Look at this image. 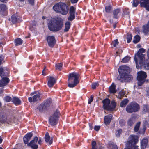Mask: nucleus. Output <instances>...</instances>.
I'll use <instances>...</instances> for the list:
<instances>
[{"label": "nucleus", "mask_w": 149, "mask_h": 149, "mask_svg": "<svg viewBox=\"0 0 149 149\" xmlns=\"http://www.w3.org/2000/svg\"><path fill=\"white\" fill-rule=\"evenodd\" d=\"M38 140V138L36 136L33 140H31L29 143L28 144V146H30L32 149H37L38 146L36 144V143Z\"/></svg>", "instance_id": "14"}, {"label": "nucleus", "mask_w": 149, "mask_h": 149, "mask_svg": "<svg viewBox=\"0 0 149 149\" xmlns=\"http://www.w3.org/2000/svg\"><path fill=\"white\" fill-rule=\"evenodd\" d=\"M28 1L30 4L32 5L33 4L34 2V0H28Z\"/></svg>", "instance_id": "57"}, {"label": "nucleus", "mask_w": 149, "mask_h": 149, "mask_svg": "<svg viewBox=\"0 0 149 149\" xmlns=\"http://www.w3.org/2000/svg\"><path fill=\"white\" fill-rule=\"evenodd\" d=\"M48 45L51 47H53L56 43V40L53 36H49L46 38Z\"/></svg>", "instance_id": "15"}, {"label": "nucleus", "mask_w": 149, "mask_h": 149, "mask_svg": "<svg viewBox=\"0 0 149 149\" xmlns=\"http://www.w3.org/2000/svg\"><path fill=\"white\" fill-rule=\"evenodd\" d=\"M125 94V93L124 92L122 91H120L118 94V98L119 99H121V97L124 96Z\"/></svg>", "instance_id": "44"}, {"label": "nucleus", "mask_w": 149, "mask_h": 149, "mask_svg": "<svg viewBox=\"0 0 149 149\" xmlns=\"http://www.w3.org/2000/svg\"><path fill=\"white\" fill-rule=\"evenodd\" d=\"M79 75L75 72L69 74L68 80V86L70 88H73L76 86L79 83Z\"/></svg>", "instance_id": "3"}, {"label": "nucleus", "mask_w": 149, "mask_h": 149, "mask_svg": "<svg viewBox=\"0 0 149 149\" xmlns=\"http://www.w3.org/2000/svg\"><path fill=\"white\" fill-rule=\"evenodd\" d=\"M8 75V71L5 68L0 67V76L2 77L7 76Z\"/></svg>", "instance_id": "20"}, {"label": "nucleus", "mask_w": 149, "mask_h": 149, "mask_svg": "<svg viewBox=\"0 0 149 149\" xmlns=\"http://www.w3.org/2000/svg\"><path fill=\"white\" fill-rule=\"evenodd\" d=\"M138 141V137L134 135H130L128 139V141L127 143V146L130 149H137L138 146L136 144Z\"/></svg>", "instance_id": "4"}, {"label": "nucleus", "mask_w": 149, "mask_h": 149, "mask_svg": "<svg viewBox=\"0 0 149 149\" xmlns=\"http://www.w3.org/2000/svg\"><path fill=\"white\" fill-rule=\"evenodd\" d=\"M75 18V14H70V15L68 17V19L70 21H72Z\"/></svg>", "instance_id": "41"}, {"label": "nucleus", "mask_w": 149, "mask_h": 149, "mask_svg": "<svg viewBox=\"0 0 149 149\" xmlns=\"http://www.w3.org/2000/svg\"><path fill=\"white\" fill-rule=\"evenodd\" d=\"M127 42L129 43L132 39V36L131 34H128L127 35Z\"/></svg>", "instance_id": "46"}, {"label": "nucleus", "mask_w": 149, "mask_h": 149, "mask_svg": "<svg viewBox=\"0 0 149 149\" xmlns=\"http://www.w3.org/2000/svg\"><path fill=\"white\" fill-rule=\"evenodd\" d=\"M60 113L59 111L56 110L49 118V123L52 125H56Z\"/></svg>", "instance_id": "10"}, {"label": "nucleus", "mask_w": 149, "mask_h": 149, "mask_svg": "<svg viewBox=\"0 0 149 149\" xmlns=\"http://www.w3.org/2000/svg\"><path fill=\"white\" fill-rule=\"evenodd\" d=\"M128 102V100L127 99H125L123 100L120 104V106L121 107H125L126 105Z\"/></svg>", "instance_id": "31"}, {"label": "nucleus", "mask_w": 149, "mask_h": 149, "mask_svg": "<svg viewBox=\"0 0 149 149\" xmlns=\"http://www.w3.org/2000/svg\"><path fill=\"white\" fill-rule=\"evenodd\" d=\"M53 9L56 11L61 13L63 15H66L68 12V6L63 3H59L53 7Z\"/></svg>", "instance_id": "5"}, {"label": "nucleus", "mask_w": 149, "mask_h": 149, "mask_svg": "<svg viewBox=\"0 0 149 149\" xmlns=\"http://www.w3.org/2000/svg\"><path fill=\"white\" fill-rule=\"evenodd\" d=\"M71 3H76L78 1V0H70Z\"/></svg>", "instance_id": "58"}, {"label": "nucleus", "mask_w": 149, "mask_h": 149, "mask_svg": "<svg viewBox=\"0 0 149 149\" xmlns=\"http://www.w3.org/2000/svg\"><path fill=\"white\" fill-rule=\"evenodd\" d=\"M65 28L64 29V31L66 32L68 31L70 27V22H67L65 24Z\"/></svg>", "instance_id": "32"}, {"label": "nucleus", "mask_w": 149, "mask_h": 149, "mask_svg": "<svg viewBox=\"0 0 149 149\" xmlns=\"http://www.w3.org/2000/svg\"><path fill=\"white\" fill-rule=\"evenodd\" d=\"M135 122V120L133 118H131L129 119L127 121L128 125L132 126Z\"/></svg>", "instance_id": "33"}, {"label": "nucleus", "mask_w": 149, "mask_h": 149, "mask_svg": "<svg viewBox=\"0 0 149 149\" xmlns=\"http://www.w3.org/2000/svg\"><path fill=\"white\" fill-rule=\"evenodd\" d=\"M148 142V140L146 139H143L141 141V149H145Z\"/></svg>", "instance_id": "25"}, {"label": "nucleus", "mask_w": 149, "mask_h": 149, "mask_svg": "<svg viewBox=\"0 0 149 149\" xmlns=\"http://www.w3.org/2000/svg\"><path fill=\"white\" fill-rule=\"evenodd\" d=\"M140 39V38L139 36L138 35H136L134 37L133 42L134 43H136L139 42Z\"/></svg>", "instance_id": "35"}, {"label": "nucleus", "mask_w": 149, "mask_h": 149, "mask_svg": "<svg viewBox=\"0 0 149 149\" xmlns=\"http://www.w3.org/2000/svg\"><path fill=\"white\" fill-rule=\"evenodd\" d=\"M112 10V7L111 6H107L105 7V10L106 12L109 13Z\"/></svg>", "instance_id": "36"}, {"label": "nucleus", "mask_w": 149, "mask_h": 149, "mask_svg": "<svg viewBox=\"0 0 149 149\" xmlns=\"http://www.w3.org/2000/svg\"><path fill=\"white\" fill-rule=\"evenodd\" d=\"M12 22L13 23H15L17 21V17L15 15H13L11 17Z\"/></svg>", "instance_id": "39"}, {"label": "nucleus", "mask_w": 149, "mask_h": 149, "mask_svg": "<svg viewBox=\"0 0 149 149\" xmlns=\"http://www.w3.org/2000/svg\"><path fill=\"white\" fill-rule=\"evenodd\" d=\"M4 100L6 102H9L11 100V97L9 96H6L5 97Z\"/></svg>", "instance_id": "51"}, {"label": "nucleus", "mask_w": 149, "mask_h": 149, "mask_svg": "<svg viewBox=\"0 0 149 149\" xmlns=\"http://www.w3.org/2000/svg\"><path fill=\"white\" fill-rule=\"evenodd\" d=\"M145 52V50L143 48L140 49L137 53L135 54L134 58L135 61L144 59L145 55L143 53Z\"/></svg>", "instance_id": "12"}, {"label": "nucleus", "mask_w": 149, "mask_h": 149, "mask_svg": "<svg viewBox=\"0 0 149 149\" xmlns=\"http://www.w3.org/2000/svg\"><path fill=\"white\" fill-rule=\"evenodd\" d=\"M41 94L38 93L34 95L32 97H29L28 98V100L29 102H36L37 101L41 100Z\"/></svg>", "instance_id": "13"}, {"label": "nucleus", "mask_w": 149, "mask_h": 149, "mask_svg": "<svg viewBox=\"0 0 149 149\" xmlns=\"http://www.w3.org/2000/svg\"><path fill=\"white\" fill-rule=\"evenodd\" d=\"M3 59V57L2 56H0V65L1 64L2 61Z\"/></svg>", "instance_id": "59"}, {"label": "nucleus", "mask_w": 149, "mask_h": 149, "mask_svg": "<svg viewBox=\"0 0 149 149\" xmlns=\"http://www.w3.org/2000/svg\"><path fill=\"white\" fill-rule=\"evenodd\" d=\"M118 43L119 42L118 41L117 39L113 40L111 44V45H113V46H112V47H116L117 45H118Z\"/></svg>", "instance_id": "40"}, {"label": "nucleus", "mask_w": 149, "mask_h": 149, "mask_svg": "<svg viewBox=\"0 0 149 149\" xmlns=\"http://www.w3.org/2000/svg\"><path fill=\"white\" fill-rule=\"evenodd\" d=\"M139 106L136 103H132L129 104L126 107V111L129 113L136 112L139 110Z\"/></svg>", "instance_id": "8"}, {"label": "nucleus", "mask_w": 149, "mask_h": 149, "mask_svg": "<svg viewBox=\"0 0 149 149\" xmlns=\"http://www.w3.org/2000/svg\"><path fill=\"white\" fill-rule=\"evenodd\" d=\"M148 106L146 105H144L143 109V112H146L148 111Z\"/></svg>", "instance_id": "53"}, {"label": "nucleus", "mask_w": 149, "mask_h": 149, "mask_svg": "<svg viewBox=\"0 0 149 149\" xmlns=\"http://www.w3.org/2000/svg\"><path fill=\"white\" fill-rule=\"evenodd\" d=\"M143 31L145 34H147L149 32V21L146 26H143Z\"/></svg>", "instance_id": "28"}, {"label": "nucleus", "mask_w": 149, "mask_h": 149, "mask_svg": "<svg viewBox=\"0 0 149 149\" xmlns=\"http://www.w3.org/2000/svg\"><path fill=\"white\" fill-rule=\"evenodd\" d=\"M137 74L138 84L139 86H141L144 82L147 75L146 72L142 71L139 72Z\"/></svg>", "instance_id": "9"}, {"label": "nucleus", "mask_w": 149, "mask_h": 149, "mask_svg": "<svg viewBox=\"0 0 149 149\" xmlns=\"http://www.w3.org/2000/svg\"><path fill=\"white\" fill-rule=\"evenodd\" d=\"M104 109L108 111L113 110L116 107V103L114 100L111 101L110 104V100L108 99H106L102 101Z\"/></svg>", "instance_id": "6"}, {"label": "nucleus", "mask_w": 149, "mask_h": 149, "mask_svg": "<svg viewBox=\"0 0 149 149\" xmlns=\"http://www.w3.org/2000/svg\"><path fill=\"white\" fill-rule=\"evenodd\" d=\"M12 102L16 105H19L21 103L20 100L16 97H14L13 98Z\"/></svg>", "instance_id": "27"}, {"label": "nucleus", "mask_w": 149, "mask_h": 149, "mask_svg": "<svg viewBox=\"0 0 149 149\" xmlns=\"http://www.w3.org/2000/svg\"><path fill=\"white\" fill-rule=\"evenodd\" d=\"M42 140L41 139V138L40 137L39 139V140L38 142V144L40 145L41 144V143L42 142Z\"/></svg>", "instance_id": "60"}, {"label": "nucleus", "mask_w": 149, "mask_h": 149, "mask_svg": "<svg viewBox=\"0 0 149 149\" xmlns=\"http://www.w3.org/2000/svg\"><path fill=\"white\" fill-rule=\"evenodd\" d=\"M113 116L111 114L106 116L104 118V123L107 125L109 124L112 119Z\"/></svg>", "instance_id": "22"}, {"label": "nucleus", "mask_w": 149, "mask_h": 149, "mask_svg": "<svg viewBox=\"0 0 149 149\" xmlns=\"http://www.w3.org/2000/svg\"><path fill=\"white\" fill-rule=\"evenodd\" d=\"M9 82V79L8 78L6 77H3L0 80V87H3L6 85Z\"/></svg>", "instance_id": "18"}, {"label": "nucleus", "mask_w": 149, "mask_h": 149, "mask_svg": "<svg viewBox=\"0 0 149 149\" xmlns=\"http://www.w3.org/2000/svg\"><path fill=\"white\" fill-rule=\"evenodd\" d=\"M144 59L141 60H138L135 61L136 67L137 69L144 68L146 70H149V60Z\"/></svg>", "instance_id": "7"}, {"label": "nucleus", "mask_w": 149, "mask_h": 149, "mask_svg": "<svg viewBox=\"0 0 149 149\" xmlns=\"http://www.w3.org/2000/svg\"><path fill=\"white\" fill-rule=\"evenodd\" d=\"M46 68V67H45V68L42 71V74L43 75H45V73L44 72L45 71V69Z\"/></svg>", "instance_id": "61"}, {"label": "nucleus", "mask_w": 149, "mask_h": 149, "mask_svg": "<svg viewBox=\"0 0 149 149\" xmlns=\"http://www.w3.org/2000/svg\"><path fill=\"white\" fill-rule=\"evenodd\" d=\"M8 0H0L1 2H5L6 1H8Z\"/></svg>", "instance_id": "63"}, {"label": "nucleus", "mask_w": 149, "mask_h": 149, "mask_svg": "<svg viewBox=\"0 0 149 149\" xmlns=\"http://www.w3.org/2000/svg\"><path fill=\"white\" fill-rule=\"evenodd\" d=\"M62 63L56 64L55 65V67L56 68V69L59 70H61V68H62Z\"/></svg>", "instance_id": "42"}, {"label": "nucleus", "mask_w": 149, "mask_h": 149, "mask_svg": "<svg viewBox=\"0 0 149 149\" xmlns=\"http://www.w3.org/2000/svg\"><path fill=\"white\" fill-rule=\"evenodd\" d=\"M92 149H94L95 148L94 147H95V146H96V142L95 141H93L92 142Z\"/></svg>", "instance_id": "55"}, {"label": "nucleus", "mask_w": 149, "mask_h": 149, "mask_svg": "<svg viewBox=\"0 0 149 149\" xmlns=\"http://www.w3.org/2000/svg\"><path fill=\"white\" fill-rule=\"evenodd\" d=\"M75 9L73 6H71L70 8V13L75 14Z\"/></svg>", "instance_id": "48"}, {"label": "nucleus", "mask_w": 149, "mask_h": 149, "mask_svg": "<svg viewBox=\"0 0 149 149\" xmlns=\"http://www.w3.org/2000/svg\"><path fill=\"white\" fill-rule=\"evenodd\" d=\"M45 141L47 143L49 142V145L51 144L52 143V138L50 139L51 138L48 132H47L45 136Z\"/></svg>", "instance_id": "23"}, {"label": "nucleus", "mask_w": 149, "mask_h": 149, "mask_svg": "<svg viewBox=\"0 0 149 149\" xmlns=\"http://www.w3.org/2000/svg\"><path fill=\"white\" fill-rule=\"evenodd\" d=\"M125 121L124 120H121L119 121V123L120 126H123L125 124Z\"/></svg>", "instance_id": "50"}, {"label": "nucleus", "mask_w": 149, "mask_h": 149, "mask_svg": "<svg viewBox=\"0 0 149 149\" xmlns=\"http://www.w3.org/2000/svg\"><path fill=\"white\" fill-rule=\"evenodd\" d=\"M99 84L97 82H96L95 83H93L92 85V88L93 89H95L96 88V87Z\"/></svg>", "instance_id": "49"}, {"label": "nucleus", "mask_w": 149, "mask_h": 149, "mask_svg": "<svg viewBox=\"0 0 149 149\" xmlns=\"http://www.w3.org/2000/svg\"><path fill=\"white\" fill-rule=\"evenodd\" d=\"M56 82V79L52 76L49 77L47 85L49 87H52L54 85Z\"/></svg>", "instance_id": "19"}, {"label": "nucleus", "mask_w": 149, "mask_h": 149, "mask_svg": "<svg viewBox=\"0 0 149 149\" xmlns=\"http://www.w3.org/2000/svg\"><path fill=\"white\" fill-rule=\"evenodd\" d=\"M47 109L46 106H45L43 103H42L36 108V111L37 112L43 113L46 111Z\"/></svg>", "instance_id": "16"}, {"label": "nucleus", "mask_w": 149, "mask_h": 149, "mask_svg": "<svg viewBox=\"0 0 149 149\" xmlns=\"http://www.w3.org/2000/svg\"><path fill=\"white\" fill-rule=\"evenodd\" d=\"M120 12V10L119 9H117L114 10L113 14L114 18L116 19L118 17V14Z\"/></svg>", "instance_id": "29"}, {"label": "nucleus", "mask_w": 149, "mask_h": 149, "mask_svg": "<svg viewBox=\"0 0 149 149\" xmlns=\"http://www.w3.org/2000/svg\"><path fill=\"white\" fill-rule=\"evenodd\" d=\"M109 91L111 93H114L116 92L117 90L116 89V86L113 83L109 88Z\"/></svg>", "instance_id": "26"}, {"label": "nucleus", "mask_w": 149, "mask_h": 149, "mask_svg": "<svg viewBox=\"0 0 149 149\" xmlns=\"http://www.w3.org/2000/svg\"><path fill=\"white\" fill-rule=\"evenodd\" d=\"M93 95H92L91 96L90 98L89 99L88 101V104H90L91 102L93 101Z\"/></svg>", "instance_id": "54"}, {"label": "nucleus", "mask_w": 149, "mask_h": 149, "mask_svg": "<svg viewBox=\"0 0 149 149\" xmlns=\"http://www.w3.org/2000/svg\"><path fill=\"white\" fill-rule=\"evenodd\" d=\"M122 130L119 129L117 130L116 133V135L117 137H119L120 136V134L122 132Z\"/></svg>", "instance_id": "47"}, {"label": "nucleus", "mask_w": 149, "mask_h": 149, "mask_svg": "<svg viewBox=\"0 0 149 149\" xmlns=\"http://www.w3.org/2000/svg\"><path fill=\"white\" fill-rule=\"evenodd\" d=\"M100 128L99 126H95L94 127V130L96 131H98Z\"/></svg>", "instance_id": "56"}, {"label": "nucleus", "mask_w": 149, "mask_h": 149, "mask_svg": "<svg viewBox=\"0 0 149 149\" xmlns=\"http://www.w3.org/2000/svg\"><path fill=\"white\" fill-rule=\"evenodd\" d=\"M6 6L3 4H0V12L1 13H3L4 12L6 9Z\"/></svg>", "instance_id": "34"}, {"label": "nucleus", "mask_w": 149, "mask_h": 149, "mask_svg": "<svg viewBox=\"0 0 149 149\" xmlns=\"http://www.w3.org/2000/svg\"><path fill=\"white\" fill-rule=\"evenodd\" d=\"M98 147L97 146H95V147H94L95 149H98Z\"/></svg>", "instance_id": "64"}, {"label": "nucleus", "mask_w": 149, "mask_h": 149, "mask_svg": "<svg viewBox=\"0 0 149 149\" xmlns=\"http://www.w3.org/2000/svg\"><path fill=\"white\" fill-rule=\"evenodd\" d=\"M63 24V20L61 18L52 19L48 23V28L51 31L56 32L60 30Z\"/></svg>", "instance_id": "2"}, {"label": "nucleus", "mask_w": 149, "mask_h": 149, "mask_svg": "<svg viewBox=\"0 0 149 149\" xmlns=\"http://www.w3.org/2000/svg\"><path fill=\"white\" fill-rule=\"evenodd\" d=\"M110 147L111 149H118L117 145L115 144H113L111 145Z\"/></svg>", "instance_id": "52"}, {"label": "nucleus", "mask_w": 149, "mask_h": 149, "mask_svg": "<svg viewBox=\"0 0 149 149\" xmlns=\"http://www.w3.org/2000/svg\"><path fill=\"white\" fill-rule=\"evenodd\" d=\"M15 45H22L23 42L22 40L20 38H18L16 39L15 40Z\"/></svg>", "instance_id": "30"}, {"label": "nucleus", "mask_w": 149, "mask_h": 149, "mask_svg": "<svg viewBox=\"0 0 149 149\" xmlns=\"http://www.w3.org/2000/svg\"><path fill=\"white\" fill-rule=\"evenodd\" d=\"M43 103L45 104V106H46V108H47L48 107L50 106L51 104V101L50 100H47Z\"/></svg>", "instance_id": "45"}, {"label": "nucleus", "mask_w": 149, "mask_h": 149, "mask_svg": "<svg viewBox=\"0 0 149 149\" xmlns=\"http://www.w3.org/2000/svg\"><path fill=\"white\" fill-rule=\"evenodd\" d=\"M33 136V134L31 133H29L27 134L24 137V141L25 144H29V141L31 138Z\"/></svg>", "instance_id": "21"}, {"label": "nucleus", "mask_w": 149, "mask_h": 149, "mask_svg": "<svg viewBox=\"0 0 149 149\" xmlns=\"http://www.w3.org/2000/svg\"><path fill=\"white\" fill-rule=\"evenodd\" d=\"M14 117L13 116H8L5 113H2L0 116V122L1 123H6L9 124L13 120Z\"/></svg>", "instance_id": "11"}, {"label": "nucleus", "mask_w": 149, "mask_h": 149, "mask_svg": "<svg viewBox=\"0 0 149 149\" xmlns=\"http://www.w3.org/2000/svg\"><path fill=\"white\" fill-rule=\"evenodd\" d=\"M139 1L138 0H133L132 3L133 7H137L139 4Z\"/></svg>", "instance_id": "43"}, {"label": "nucleus", "mask_w": 149, "mask_h": 149, "mask_svg": "<svg viewBox=\"0 0 149 149\" xmlns=\"http://www.w3.org/2000/svg\"><path fill=\"white\" fill-rule=\"evenodd\" d=\"M130 13L127 9H125L123 10V13L122 14V16L125 18H130Z\"/></svg>", "instance_id": "24"}, {"label": "nucleus", "mask_w": 149, "mask_h": 149, "mask_svg": "<svg viewBox=\"0 0 149 149\" xmlns=\"http://www.w3.org/2000/svg\"><path fill=\"white\" fill-rule=\"evenodd\" d=\"M3 89L2 88H0V93L1 94L3 93Z\"/></svg>", "instance_id": "62"}, {"label": "nucleus", "mask_w": 149, "mask_h": 149, "mask_svg": "<svg viewBox=\"0 0 149 149\" xmlns=\"http://www.w3.org/2000/svg\"><path fill=\"white\" fill-rule=\"evenodd\" d=\"M130 59V58L129 56H126L122 59L121 62L123 63H126L129 61Z\"/></svg>", "instance_id": "38"}, {"label": "nucleus", "mask_w": 149, "mask_h": 149, "mask_svg": "<svg viewBox=\"0 0 149 149\" xmlns=\"http://www.w3.org/2000/svg\"><path fill=\"white\" fill-rule=\"evenodd\" d=\"M141 123L140 122H139L135 126V127L134 128V130L135 132H137L138 131L139 129V128L140 125Z\"/></svg>", "instance_id": "37"}, {"label": "nucleus", "mask_w": 149, "mask_h": 149, "mask_svg": "<svg viewBox=\"0 0 149 149\" xmlns=\"http://www.w3.org/2000/svg\"><path fill=\"white\" fill-rule=\"evenodd\" d=\"M119 75L117 77L118 79L121 82H128L132 79V76L127 73L130 71L129 67L125 66H122L118 69Z\"/></svg>", "instance_id": "1"}, {"label": "nucleus", "mask_w": 149, "mask_h": 149, "mask_svg": "<svg viewBox=\"0 0 149 149\" xmlns=\"http://www.w3.org/2000/svg\"><path fill=\"white\" fill-rule=\"evenodd\" d=\"M140 3L141 7H145L149 11V0H140Z\"/></svg>", "instance_id": "17"}]
</instances>
